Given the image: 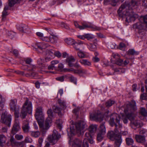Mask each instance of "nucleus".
Segmentation results:
<instances>
[{
	"label": "nucleus",
	"instance_id": "nucleus-1",
	"mask_svg": "<svg viewBox=\"0 0 147 147\" xmlns=\"http://www.w3.org/2000/svg\"><path fill=\"white\" fill-rule=\"evenodd\" d=\"M136 5V2L133 0H132L129 3L125 2L121 5L118 10V13L120 16L122 14L121 16H125L126 22H129L134 21L138 17V15L134 13L132 9Z\"/></svg>",
	"mask_w": 147,
	"mask_h": 147
},
{
	"label": "nucleus",
	"instance_id": "nucleus-2",
	"mask_svg": "<svg viewBox=\"0 0 147 147\" xmlns=\"http://www.w3.org/2000/svg\"><path fill=\"white\" fill-rule=\"evenodd\" d=\"M136 102L132 100L131 102L127 104L124 109V112L126 114V117L130 121L132 127L134 126L138 127H141L142 125L139 121L135 120V114L134 112L137 109Z\"/></svg>",
	"mask_w": 147,
	"mask_h": 147
},
{
	"label": "nucleus",
	"instance_id": "nucleus-3",
	"mask_svg": "<svg viewBox=\"0 0 147 147\" xmlns=\"http://www.w3.org/2000/svg\"><path fill=\"white\" fill-rule=\"evenodd\" d=\"M17 100L16 99L11 100L10 106L11 109L14 112L15 116L16 118L15 123L11 130V133L15 134L20 129V123L18 119L19 117V111L20 107L16 105Z\"/></svg>",
	"mask_w": 147,
	"mask_h": 147
},
{
	"label": "nucleus",
	"instance_id": "nucleus-4",
	"mask_svg": "<svg viewBox=\"0 0 147 147\" xmlns=\"http://www.w3.org/2000/svg\"><path fill=\"white\" fill-rule=\"evenodd\" d=\"M86 123L83 121L76 123L75 124H71L70 126V132L72 135L76 133H81L86 126Z\"/></svg>",
	"mask_w": 147,
	"mask_h": 147
},
{
	"label": "nucleus",
	"instance_id": "nucleus-5",
	"mask_svg": "<svg viewBox=\"0 0 147 147\" xmlns=\"http://www.w3.org/2000/svg\"><path fill=\"white\" fill-rule=\"evenodd\" d=\"M48 115V117L47 118L44 125L42 124L39 125L40 131L43 134H45L47 130L50 127V124L52 123V119L53 117V112L51 109H49L47 111Z\"/></svg>",
	"mask_w": 147,
	"mask_h": 147
},
{
	"label": "nucleus",
	"instance_id": "nucleus-6",
	"mask_svg": "<svg viewBox=\"0 0 147 147\" xmlns=\"http://www.w3.org/2000/svg\"><path fill=\"white\" fill-rule=\"evenodd\" d=\"M32 111V103L29 100L28 98H26L25 101L22 108L20 116L23 118H24L27 113H30Z\"/></svg>",
	"mask_w": 147,
	"mask_h": 147
},
{
	"label": "nucleus",
	"instance_id": "nucleus-7",
	"mask_svg": "<svg viewBox=\"0 0 147 147\" xmlns=\"http://www.w3.org/2000/svg\"><path fill=\"white\" fill-rule=\"evenodd\" d=\"M74 24L75 27L80 30H83L86 28H90L94 30H101L100 28L98 27L94 26L91 25L87 23L84 22L82 24V26L79 25L76 22H74Z\"/></svg>",
	"mask_w": 147,
	"mask_h": 147
},
{
	"label": "nucleus",
	"instance_id": "nucleus-8",
	"mask_svg": "<svg viewBox=\"0 0 147 147\" xmlns=\"http://www.w3.org/2000/svg\"><path fill=\"white\" fill-rule=\"evenodd\" d=\"M60 138L61 135L59 134L57 131L54 130L52 135L48 137V139L50 143L53 145L57 143Z\"/></svg>",
	"mask_w": 147,
	"mask_h": 147
},
{
	"label": "nucleus",
	"instance_id": "nucleus-9",
	"mask_svg": "<svg viewBox=\"0 0 147 147\" xmlns=\"http://www.w3.org/2000/svg\"><path fill=\"white\" fill-rule=\"evenodd\" d=\"M58 102L60 107L54 105L53 107V109L55 112L58 113L59 116H61V110L66 108L65 102V101H62L60 99L58 100Z\"/></svg>",
	"mask_w": 147,
	"mask_h": 147
},
{
	"label": "nucleus",
	"instance_id": "nucleus-10",
	"mask_svg": "<svg viewBox=\"0 0 147 147\" xmlns=\"http://www.w3.org/2000/svg\"><path fill=\"white\" fill-rule=\"evenodd\" d=\"M90 118L92 120L101 122L103 120V116L100 111H97L90 115Z\"/></svg>",
	"mask_w": 147,
	"mask_h": 147
},
{
	"label": "nucleus",
	"instance_id": "nucleus-11",
	"mask_svg": "<svg viewBox=\"0 0 147 147\" xmlns=\"http://www.w3.org/2000/svg\"><path fill=\"white\" fill-rule=\"evenodd\" d=\"M11 116L8 115L6 113H3L1 115V122L10 127L11 121Z\"/></svg>",
	"mask_w": 147,
	"mask_h": 147
},
{
	"label": "nucleus",
	"instance_id": "nucleus-12",
	"mask_svg": "<svg viewBox=\"0 0 147 147\" xmlns=\"http://www.w3.org/2000/svg\"><path fill=\"white\" fill-rule=\"evenodd\" d=\"M99 132L97 134V139L100 142L103 139L104 135L106 133L105 127L104 123H102L100 126Z\"/></svg>",
	"mask_w": 147,
	"mask_h": 147
},
{
	"label": "nucleus",
	"instance_id": "nucleus-13",
	"mask_svg": "<svg viewBox=\"0 0 147 147\" xmlns=\"http://www.w3.org/2000/svg\"><path fill=\"white\" fill-rule=\"evenodd\" d=\"M119 115L116 113H113L110 116V119L109 121L110 124L112 126L115 125L116 127L117 128V125L115 123V120L117 123H119Z\"/></svg>",
	"mask_w": 147,
	"mask_h": 147
},
{
	"label": "nucleus",
	"instance_id": "nucleus-14",
	"mask_svg": "<svg viewBox=\"0 0 147 147\" xmlns=\"http://www.w3.org/2000/svg\"><path fill=\"white\" fill-rule=\"evenodd\" d=\"M35 117L38 120H42L43 115L42 111V109L41 107H38L36 109Z\"/></svg>",
	"mask_w": 147,
	"mask_h": 147
},
{
	"label": "nucleus",
	"instance_id": "nucleus-15",
	"mask_svg": "<svg viewBox=\"0 0 147 147\" xmlns=\"http://www.w3.org/2000/svg\"><path fill=\"white\" fill-rule=\"evenodd\" d=\"M24 61L26 64H28V65H27V67L28 68V70L34 71V69L36 68L35 66L32 65L31 64V63L32 61V60L31 58H25L24 59Z\"/></svg>",
	"mask_w": 147,
	"mask_h": 147
},
{
	"label": "nucleus",
	"instance_id": "nucleus-16",
	"mask_svg": "<svg viewBox=\"0 0 147 147\" xmlns=\"http://www.w3.org/2000/svg\"><path fill=\"white\" fill-rule=\"evenodd\" d=\"M49 46V45L47 43H46L44 42H38L36 43L34 47L35 49H38L41 50L47 48Z\"/></svg>",
	"mask_w": 147,
	"mask_h": 147
},
{
	"label": "nucleus",
	"instance_id": "nucleus-17",
	"mask_svg": "<svg viewBox=\"0 0 147 147\" xmlns=\"http://www.w3.org/2000/svg\"><path fill=\"white\" fill-rule=\"evenodd\" d=\"M134 27L139 30H147V26L145 23L140 22L136 23L134 25Z\"/></svg>",
	"mask_w": 147,
	"mask_h": 147
},
{
	"label": "nucleus",
	"instance_id": "nucleus-18",
	"mask_svg": "<svg viewBox=\"0 0 147 147\" xmlns=\"http://www.w3.org/2000/svg\"><path fill=\"white\" fill-rule=\"evenodd\" d=\"M75 59L74 57L71 56L67 58L66 60V63L69 67L74 66V63L75 61Z\"/></svg>",
	"mask_w": 147,
	"mask_h": 147
},
{
	"label": "nucleus",
	"instance_id": "nucleus-19",
	"mask_svg": "<svg viewBox=\"0 0 147 147\" xmlns=\"http://www.w3.org/2000/svg\"><path fill=\"white\" fill-rule=\"evenodd\" d=\"M115 133L113 131H109L107 133L108 136L111 139H115L116 137H118L119 135L116 134V133H117L119 132L116 129H115Z\"/></svg>",
	"mask_w": 147,
	"mask_h": 147
},
{
	"label": "nucleus",
	"instance_id": "nucleus-20",
	"mask_svg": "<svg viewBox=\"0 0 147 147\" xmlns=\"http://www.w3.org/2000/svg\"><path fill=\"white\" fill-rule=\"evenodd\" d=\"M145 138L144 136H142L141 135L137 134L135 135V139L136 142L142 144L145 141Z\"/></svg>",
	"mask_w": 147,
	"mask_h": 147
},
{
	"label": "nucleus",
	"instance_id": "nucleus-21",
	"mask_svg": "<svg viewBox=\"0 0 147 147\" xmlns=\"http://www.w3.org/2000/svg\"><path fill=\"white\" fill-rule=\"evenodd\" d=\"M82 142L80 140L76 138L73 141V147H81Z\"/></svg>",
	"mask_w": 147,
	"mask_h": 147
},
{
	"label": "nucleus",
	"instance_id": "nucleus-22",
	"mask_svg": "<svg viewBox=\"0 0 147 147\" xmlns=\"http://www.w3.org/2000/svg\"><path fill=\"white\" fill-rule=\"evenodd\" d=\"M115 139V147H119L121 145L122 141L121 136L120 135H118V137H116Z\"/></svg>",
	"mask_w": 147,
	"mask_h": 147
},
{
	"label": "nucleus",
	"instance_id": "nucleus-23",
	"mask_svg": "<svg viewBox=\"0 0 147 147\" xmlns=\"http://www.w3.org/2000/svg\"><path fill=\"white\" fill-rule=\"evenodd\" d=\"M20 30L24 32L28 33L30 32V30L28 27L24 24H22L20 26Z\"/></svg>",
	"mask_w": 147,
	"mask_h": 147
},
{
	"label": "nucleus",
	"instance_id": "nucleus-24",
	"mask_svg": "<svg viewBox=\"0 0 147 147\" xmlns=\"http://www.w3.org/2000/svg\"><path fill=\"white\" fill-rule=\"evenodd\" d=\"M87 45L88 48L91 51H94L96 49L97 43H89Z\"/></svg>",
	"mask_w": 147,
	"mask_h": 147
},
{
	"label": "nucleus",
	"instance_id": "nucleus-25",
	"mask_svg": "<svg viewBox=\"0 0 147 147\" xmlns=\"http://www.w3.org/2000/svg\"><path fill=\"white\" fill-rule=\"evenodd\" d=\"M6 140V137L4 135H0V146H3L5 143Z\"/></svg>",
	"mask_w": 147,
	"mask_h": 147
},
{
	"label": "nucleus",
	"instance_id": "nucleus-26",
	"mask_svg": "<svg viewBox=\"0 0 147 147\" xmlns=\"http://www.w3.org/2000/svg\"><path fill=\"white\" fill-rule=\"evenodd\" d=\"M50 41L53 43H55L57 42L58 37L56 36L51 35L49 37Z\"/></svg>",
	"mask_w": 147,
	"mask_h": 147
},
{
	"label": "nucleus",
	"instance_id": "nucleus-27",
	"mask_svg": "<svg viewBox=\"0 0 147 147\" xmlns=\"http://www.w3.org/2000/svg\"><path fill=\"white\" fill-rule=\"evenodd\" d=\"M65 42L67 44L69 45H72L74 47V43H75V42L74 40L72 38H67L65 39Z\"/></svg>",
	"mask_w": 147,
	"mask_h": 147
},
{
	"label": "nucleus",
	"instance_id": "nucleus-28",
	"mask_svg": "<svg viewBox=\"0 0 147 147\" xmlns=\"http://www.w3.org/2000/svg\"><path fill=\"white\" fill-rule=\"evenodd\" d=\"M125 141L126 144L128 146L132 145L134 143V140L131 138H126Z\"/></svg>",
	"mask_w": 147,
	"mask_h": 147
},
{
	"label": "nucleus",
	"instance_id": "nucleus-29",
	"mask_svg": "<svg viewBox=\"0 0 147 147\" xmlns=\"http://www.w3.org/2000/svg\"><path fill=\"white\" fill-rule=\"evenodd\" d=\"M79 61L82 64L84 65L89 66L91 65V62L87 59H81Z\"/></svg>",
	"mask_w": 147,
	"mask_h": 147
},
{
	"label": "nucleus",
	"instance_id": "nucleus-30",
	"mask_svg": "<svg viewBox=\"0 0 147 147\" xmlns=\"http://www.w3.org/2000/svg\"><path fill=\"white\" fill-rule=\"evenodd\" d=\"M47 55L50 56L52 58L55 57V51L53 50H47L46 51Z\"/></svg>",
	"mask_w": 147,
	"mask_h": 147
},
{
	"label": "nucleus",
	"instance_id": "nucleus-31",
	"mask_svg": "<svg viewBox=\"0 0 147 147\" xmlns=\"http://www.w3.org/2000/svg\"><path fill=\"white\" fill-rule=\"evenodd\" d=\"M97 127L95 125H91L89 127V131L91 134L93 133L96 131Z\"/></svg>",
	"mask_w": 147,
	"mask_h": 147
},
{
	"label": "nucleus",
	"instance_id": "nucleus-32",
	"mask_svg": "<svg viewBox=\"0 0 147 147\" xmlns=\"http://www.w3.org/2000/svg\"><path fill=\"white\" fill-rule=\"evenodd\" d=\"M22 129L25 132H27L28 131L29 127L28 121H26V123H24V125L22 126Z\"/></svg>",
	"mask_w": 147,
	"mask_h": 147
},
{
	"label": "nucleus",
	"instance_id": "nucleus-33",
	"mask_svg": "<svg viewBox=\"0 0 147 147\" xmlns=\"http://www.w3.org/2000/svg\"><path fill=\"white\" fill-rule=\"evenodd\" d=\"M140 114L144 117L147 116V111L144 108H141L140 111Z\"/></svg>",
	"mask_w": 147,
	"mask_h": 147
},
{
	"label": "nucleus",
	"instance_id": "nucleus-34",
	"mask_svg": "<svg viewBox=\"0 0 147 147\" xmlns=\"http://www.w3.org/2000/svg\"><path fill=\"white\" fill-rule=\"evenodd\" d=\"M10 141L12 146H18L19 144V143L16 142L15 139L13 137L11 138Z\"/></svg>",
	"mask_w": 147,
	"mask_h": 147
},
{
	"label": "nucleus",
	"instance_id": "nucleus-35",
	"mask_svg": "<svg viewBox=\"0 0 147 147\" xmlns=\"http://www.w3.org/2000/svg\"><path fill=\"white\" fill-rule=\"evenodd\" d=\"M21 0H9V5L11 7L14 5L17 2H18Z\"/></svg>",
	"mask_w": 147,
	"mask_h": 147
},
{
	"label": "nucleus",
	"instance_id": "nucleus-36",
	"mask_svg": "<svg viewBox=\"0 0 147 147\" xmlns=\"http://www.w3.org/2000/svg\"><path fill=\"white\" fill-rule=\"evenodd\" d=\"M139 54V52L135 51L134 49H131L129 50L128 54L129 55H137Z\"/></svg>",
	"mask_w": 147,
	"mask_h": 147
},
{
	"label": "nucleus",
	"instance_id": "nucleus-37",
	"mask_svg": "<svg viewBox=\"0 0 147 147\" xmlns=\"http://www.w3.org/2000/svg\"><path fill=\"white\" fill-rule=\"evenodd\" d=\"M115 101L109 100L107 101L105 103V105L107 107H109L115 103Z\"/></svg>",
	"mask_w": 147,
	"mask_h": 147
},
{
	"label": "nucleus",
	"instance_id": "nucleus-38",
	"mask_svg": "<svg viewBox=\"0 0 147 147\" xmlns=\"http://www.w3.org/2000/svg\"><path fill=\"white\" fill-rule=\"evenodd\" d=\"M141 20H142L144 23H145L147 26V14L141 16L140 18Z\"/></svg>",
	"mask_w": 147,
	"mask_h": 147
},
{
	"label": "nucleus",
	"instance_id": "nucleus-39",
	"mask_svg": "<svg viewBox=\"0 0 147 147\" xmlns=\"http://www.w3.org/2000/svg\"><path fill=\"white\" fill-rule=\"evenodd\" d=\"M63 71L66 72H73L74 73H76L77 72V70L74 69L73 68H70V69H68V68H64L63 69Z\"/></svg>",
	"mask_w": 147,
	"mask_h": 147
},
{
	"label": "nucleus",
	"instance_id": "nucleus-40",
	"mask_svg": "<svg viewBox=\"0 0 147 147\" xmlns=\"http://www.w3.org/2000/svg\"><path fill=\"white\" fill-rule=\"evenodd\" d=\"M5 101V99L0 94V107H1V109L3 107Z\"/></svg>",
	"mask_w": 147,
	"mask_h": 147
},
{
	"label": "nucleus",
	"instance_id": "nucleus-41",
	"mask_svg": "<svg viewBox=\"0 0 147 147\" xmlns=\"http://www.w3.org/2000/svg\"><path fill=\"white\" fill-rule=\"evenodd\" d=\"M140 134L142 136H144L145 137L147 136V131L145 129H142L140 130L139 132Z\"/></svg>",
	"mask_w": 147,
	"mask_h": 147
},
{
	"label": "nucleus",
	"instance_id": "nucleus-42",
	"mask_svg": "<svg viewBox=\"0 0 147 147\" xmlns=\"http://www.w3.org/2000/svg\"><path fill=\"white\" fill-rule=\"evenodd\" d=\"M40 133L38 131H32L31 133V136L33 137L36 138L39 136Z\"/></svg>",
	"mask_w": 147,
	"mask_h": 147
},
{
	"label": "nucleus",
	"instance_id": "nucleus-43",
	"mask_svg": "<svg viewBox=\"0 0 147 147\" xmlns=\"http://www.w3.org/2000/svg\"><path fill=\"white\" fill-rule=\"evenodd\" d=\"M85 38L89 40L94 38V36L91 34H85Z\"/></svg>",
	"mask_w": 147,
	"mask_h": 147
},
{
	"label": "nucleus",
	"instance_id": "nucleus-44",
	"mask_svg": "<svg viewBox=\"0 0 147 147\" xmlns=\"http://www.w3.org/2000/svg\"><path fill=\"white\" fill-rule=\"evenodd\" d=\"M83 44V42L81 41H79L78 42H75L74 45V47L76 50H79V47H76V46H79L80 45L82 44Z\"/></svg>",
	"mask_w": 147,
	"mask_h": 147
},
{
	"label": "nucleus",
	"instance_id": "nucleus-45",
	"mask_svg": "<svg viewBox=\"0 0 147 147\" xmlns=\"http://www.w3.org/2000/svg\"><path fill=\"white\" fill-rule=\"evenodd\" d=\"M7 11L4 10L2 14V20L3 21L5 20V19L6 16L7 15Z\"/></svg>",
	"mask_w": 147,
	"mask_h": 147
},
{
	"label": "nucleus",
	"instance_id": "nucleus-46",
	"mask_svg": "<svg viewBox=\"0 0 147 147\" xmlns=\"http://www.w3.org/2000/svg\"><path fill=\"white\" fill-rule=\"evenodd\" d=\"M104 1L105 2L111 1L112 5L113 6H115L116 5L118 0H104Z\"/></svg>",
	"mask_w": 147,
	"mask_h": 147
},
{
	"label": "nucleus",
	"instance_id": "nucleus-47",
	"mask_svg": "<svg viewBox=\"0 0 147 147\" xmlns=\"http://www.w3.org/2000/svg\"><path fill=\"white\" fill-rule=\"evenodd\" d=\"M7 34L10 38L12 39L14 36L15 33L11 31L10 32L8 31L7 33Z\"/></svg>",
	"mask_w": 147,
	"mask_h": 147
},
{
	"label": "nucleus",
	"instance_id": "nucleus-48",
	"mask_svg": "<svg viewBox=\"0 0 147 147\" xmlns=\"http://www.w3.org/2000/svg\"><path fill=\"white\" fill-rule=\"evenodd\" d=\"M15 138L17 140H20L23 138V136L22 135L17 134L15 135Z\"/></svg>",
	"mask_w": 147,
	"mask_h": 147
},
{
	"label": "nucleus",
	"instance_id": "nucleus-49",
	"mask_svg": "<svg viewBox=\"0 0 147 147\" xmlns=\"http://www.w3.org/2000/svg\"><path fill=\"white\" fill-rule=\"evenodd\" d=\"M113 58L115 59V61H116L117 60H118L120 59V56L117 53H113Z\"/></svg>",
	"mask_w": 147,
	"mask_h": 147
},
{
	"label": "nucleus",
	"instance_id": "nucleus-50",
	"mask_svg": "<svg viewBox=\"0 0 147 147\" xmlns=\"http://www.w3.org/2000/svg\"><path fill=\"white\" fill-rule=\"evenodd\" d=\"M69 79L71 82H73L76 84V78L73 76H71L69 78Z\"/></svg>",
	"mask_w": 147,
	"mask_h": 147
},
{
	"label": "nucleus",
	"instance_id": "nucleus-51",
	"mask_svg": "<svg viewBox=\"0 0 147 147\" xmlns=\"http://www.w3.org/2000/svg\"><path fill=\"white\" fill-rule=\"evenodd\" d=\"M83 147H89L88 142V140L84 139L83 140V143L82 145Z\"/></svg>",
	"mask_w": 147,
	"mask_h": 147
},
{
	"label": "nucleus",
	"instance_id": "nucleus-52",
	"mask_svg": "<svg viewBox=\"0 0 147 147\" xmlns=\"http://www.w3.org/2000/svg\"><path fill=\"white\" fill-rule=\"evenodd\" d=\"M78 57L80 58H84L85 57V55L84 53L81 51L78 52Z\"/></svg>",
	"mask_w": 147,
	"mask_h": 147
},
{
	"label": "nucleus",
	"instance_id": "nucleus-53",
	"mask_svg": "<svg viewBox=\"0 0 147 147\" xmlns=\"http://www.w3.org/2000/svg\"><path fill=\"white\" fill-rule=\"evenodd\" d=\"M116 63L118 65H121L123 64V61L120 59L116 61Z\"/></svg>",
	"mask_w": 147,
	"mask_h": 147
},
{
	"label": "nucleus",
	"instance_id": "nucleus-54",
	"mask_svg": "<svg viewBox=\"0 0 147 147\" xmlns=\"http://www.w3.org/2000/svg\"><path fill=\"white\" fill-rule=\"evenodd\" d=\"M125 47V45L123 43H121L119 45V48L121 50H124Z\"/></svg>",
	"mask_w": 147,
	"mask_h": 147
},
{
	"label": "nucleus",
	"instance_id": "nucleus-55",
	"mask_svg": "<svg viewBox=\"0 0 147 147\" xmlns=\"http://www.w3.org/2000/svg\"><path fill=\"white\" fill-rule=\"evenodd\" d=\"M59 62L58 60H54L51 62V64L55 68V65L58 64Z\"/></svg>",
	"mask_w": 147,
	"mask_h": 147
},
{
	"label": "nucleus",
	"instance_id": "nucleus-56",
	"mask_svg": "<svg viewBox=\"0 0 147 147\" xmlns=\"http://www.w3.org/2000/svg\"><path fill=\"white\" fill-rule=\"evenodd\" d=\"M89 131L88 132H86L85 134V136L87 138V139L90 138L92 137V135L91 134Z\"/></svg>",
	"mask_w": 147,
	"mask_h": 147
},
{
	"label": "nucleus",
	"instance_id": "nucleus-57",
	"mask_svg": "<svg viewBox=\"0 0 147 147\" xmlns=\"http://www.w3.org/2000/svg\"><path fill=\"white\" fill-rule=\"evenodd\" d=\"M63 67L64 65L62 63H60L59 64L58 66V67L61 71H63V69H64L63 68Z\"/></svg>",
	"mask_w": 147,
	"mask_h": 147
},
{
	"label": "nucleus",
	"instance_id": "nucleus-58",
	"mask_svg": "<svg viewBox=\"0 0 147 147\" xmlns=\"http://www.w3.org/2000/svg\"><path fill=\"white\" fill-rule=\"evenodd\" d=\"M140 98L142 99H147V93H144L141 94Z\"/></svg>",
	"mask_w": 147,
	"mask_h": 147
},
{
	"label": "nucleus",
	"instance_id": "nucleus-59",
	"mask_svg": "<svg viewBox=\"0 0 147 147\" xmlns=\"http://www.w3.org/2000/svg\"><path fill=\"white\" fill-rule=\"evenodd\" d=\"M61 26L67 29H69V27L68 25L63 22L61 23Z\"/></svg>",
	"mask_w": 147,
	"mask_h": 147
},
{
	"label": "nucleus",
	"instance_id": "nucleus-60",
	"mask_svg": "<svg viewBox=\"0 0 147 147\" xmlns=\"http://www.w3.org/2000/svg\"><path fill=\"white\" fill-rule=\"evenodd\" d=\"M44 62V61L41 58H39L37 61L39 65H42L43 63Z\"/></svg>",
	"mask_w": 147,
	"mask_h": 147
},
{
	"label": "nucleus",
	"instance_id": "nucleus-61",
	"mask_svg": "<svg viewBox=\"0 0 147 147\" xmlns=\"http://www.w3.org/2000/svg\"><path fill=\"white\" fill-rule=\"evenodd\" d=\"M47 56L45 58V60H44L45 62H47L50 61L51 59L53 58H52L50 56H49L48 55H47Z\"/></svg>",
	"mask_w": 147,
	"mask_h": 147
},
{
	"label": "nucleus",
	"instance_id": "nucleus-62",
	"mask_svg": "<svg viewBox=\"0 0 147 147\" xmlns=\"http://www.w3.org/2000/svg\"><path fill=\"white\" fill-rule=\"evenodd\" d=\"M24 141L26 143H31L32 142V140L29 137H27L25 138Z\"/></svg>",
	"mask_w": 147,
	"mask_h": 147
},
{
	"label": "nucleus",
	"instance_id": "nucleus-63",
	"mask_svg": "<svg viewBox=\"0 0 147 147\" xmlns=\"http://www.w3.org/2000/svg\"><path fill=\"white\" fill-rule=\"evenodd\" d=\"M13 54L15 55V56L17 57L18 56L19 53L18 51L16 49H14L12 51Z\"/></svg>",
	"mask_w": 147,
	"mask_h": 147
},
{
	"label": "nucleus",
	"instance_id": "nucleus-64",
	"mask_svg": "<svg viewBox=\"0 0 147 147\" xmlns=\"http://www.w3.org/2000/svg\"><path fill=\"white\" fill-rule=\"evenodd\" d=\"M142 5L145 7H147V0H142Z\"/></svg>",
	"mask_w": 147,
	"mask_h": 147
}]
</instances>
